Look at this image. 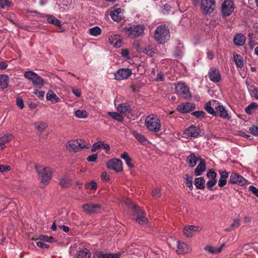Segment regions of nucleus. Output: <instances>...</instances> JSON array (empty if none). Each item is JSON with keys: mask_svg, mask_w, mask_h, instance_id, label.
<instances>
[{"mask_svg": "<svg viewBox=\"0 0 258 258\" xmlns=\"http://www.w3.org/2000/svg\"><path fill=\"white\" fill-rule=\"evenodd\" d=\"M120 253H106L103 254L101 258H120Z\"/></svg>", "mask_w": 258, "mask_h": 258, "instance_id": "de8ad7c7", "label": "nucleus"}, {"mask_svg": "<svg viewBox=\"0 0 258 258\" xmlns=\"http://www.w3.org/2000/svg\"><path fill=\"white\" fill-rule=\"evenodd\" d=\"M199 158H200L197 157L194 153H191L190 155L187 156L186 161L190 167H194L196 165Z\"/></svg>", "mask_w": 258, "mask_h": 258, "instance_id": "c85d7f7f", "label": "nucleus"}, {"mask_svg": "<svg viewBox=\"0 0 258 258\" xmlns=\"http://www.w3.org/2000/svg\"><path fill=\"white\" fill-rule=\"evenodd\" d=\"M110 16L113 21H120L123 17V10L121 8L114 9L111 12Z\"/></svg>", "mask_w": 258, "mask_h": 258, "instance_id": "aec40b11", "label": "nucleus"}, {"mask_svg": "<svg viewBox=\"0 0 258 258\" xmlns=\"http://www.w3.org/2000/svg\"><path fill=\"white\" fill-rule=\"evenodd\" d=\"M117 111L122 114L125 115L130 113L131 111V108L130 106L126 105L125 104H120L117 107Z\"/></svg>", "mask_w": 258, "mask_h": 258, "instance_id": "473e14b6", "label": "nucleus"}, {"mask_svg": "<svg viewBox=\"0 0 258 258\" xmlns=\"http://www.w3.org/2000/svg\"><path fill=\"white\" fill-rule=\"evenodd\" d=\"M106 167L108 169L113 170L117 172H120L123 170L121 161L116 158L109 160L106 163Z\"/></svg>", "mask_w": 258, "mask_h": 258, "instance_id": "1a4fd4ad", "label": "nucleus"}, {"mask_svg": "<svg viewBox=\"0 0 258 258\" xmlns=\"http://www.w3.org/2000/svg\"><path fill=\"white\" fill-rule=\"evenodd\" d=\"M120 54L122 57L126 60H129L131 58L130 55V51L126 48H123L121 50Z\"/></svg>", "mask_w": 258, "mask_h": 258, "instance_id": "a18cd8bd", "label": "nucleus"}, {"mask_svg": "<svg viewBox=\"0 0 258 258\" xmlns=\"http://www.w3.org/2000/svg\"><path fill=\"white\" fill-rule=\"evenodd\" d=\"M192 114L197 117L201 118L204 117L205 113L203 111H196L192 112Z\"/></svg>", "mask_w": 258, "mask_h": 258, "instance_id": "4d7b16f0", "label": "nucleus"}, {"mask_svg": "<svg viewBox=\"0 0 258 258\" xmlns=\"http://www.w3.org/2000/svg\"><path fill=\"white\" fill-rule=\"evenodd\" d=\"M249 131L253 135L258 136V126H251L249 127Z\"/></svg>", "mask_w": 258, "mask_h": 258, "instance_id": "13d9d810", "label": "nucleus"}, {"mask_svg": "<svg viewBox=\"0 0 258 258\" xmlns=\"http://www.w3.org/2000/svg\"><path fill=\"white\" fill-rule=\"evenodd\" d=\"M152 196L156 199L159 198L161 196V189L158 187H155L152 191Z\"/></svg>", "mask_w": 258, "mask_h": 258, "instance_id": "09e8293b", "label": "nucleus"}, {"mask_svg": "<svg viewBox=\"0 0 258 258\" xmlns=\"http://www.w3.org/2000/svg\"><path fill=\"white\" fill-rule=\"evenodd\" d=\"M216 182L217 179H211L207 182V186L210 189H212V187L216 184Z\"/></svg>", "mask_w": 258, "mask_h": 258, "instance_id": "052dcab7", "label": "nucleus"}, {"mask_svg": "<svg viewBox=\"0 0 258 258\" xmlns=\"http://www.w3.org/2000/svg\"><path fill=\"white\" fill-rule=\"evenodd\" d=\"M246 38L241 33L236 34L234 38V42L235 45L237 46H242L244 44Z\"/></svg>", "mask_w": 258, "mask_h": 258, "instance_id": "bb28decb", "label": "nucleus"}, {"mask_svg": "<svg viewBox=\"0 0 258 258\" xmlns=\"http://www.w3.org/2000/svg\"><path fill=\"white\" fill-rule=\"evenodd\" d=\"M247 180L241 175L236 172H232L230 176L229 182L243 186L246 184Z\"/></svg>", "mask_w": 258, "mask_h": 258, "instance_id": "9d476101", "label": "nucleus"}, {"mask_svg": "<svg viewBox=\"0 0 258 258\" xmlns=\"http://www.w3.org/2000/svg\"><path fill=\"white\" fill-rule=\"evenodd\" d=\"M207 177L209 178H211V179H217V174L215 171H213L212 170H209V172L207 173Z\"/></svg>", "mask_w": 258, "mask_h": 258, "instance_id": "6e6d98bb", "label": "nucleus"}, {"mask_svg": "<svg viewBox=\"0 0 258 258\" xmlns=\"http://www.w3.org/2000/svg\"><path fill=\"white\" fill-rule=\"evenodd\" d=\"M216 112L221 118L223 119H230L231 116L228 113V111L226 109L225 107L222 105H219L215 107Z\"/></svg>", "mask_w": 258, "mask_h": 258, "instance_id": "dca6fc26", "label": "nucleus"}, {"mask_svg": "<svg viewBox=\"0 0 258 258\" xmlns=\"http://www.w3.org/2000/svg\"><path fill=\"white\" fill-rule=\"evenodd\" d=\"M235 8L234 2L232 0H225L221 5V14L224 17L229 16Z\"/></svg>", "mask_w": 258, "mask_h": 258, "instance_id": "6e6552de", "label": "nucleus"}, {"mask_svg": "<svg viewBox=\"0 0 258 258\" xmlns=\"http://www.w3.org/2000/svg\"><path fill=\"white\" fill-rule=\"evenodd\" d=\"M39 239L43 240L44 242H48L52 243L54 241V238L53 237L48 236L44 235H40L39 237Z\"/></svg>", "mask_w": 258, "mask_h": 258, "instance_id": "49530a36", "label": "nucleus"}, {"mask_svg": "<svg viewBox=\"0 0 258 258\" xmlns=\"http://www.w3.org/2000/svg\"><path fill=\"white\" fill-rule=\"evenodd\" d=\"M98 156L97 154H92L90 156H89L87 158V160L89 162H95L96 160L97 159Z\"/></svg>", "mask_w": 258, "mask_h": 258, "instance_id": "680f3d73", "label": "nucleus"}, {"mask_svg": "<svg viewBox=\"0 0 258 258\" xmlns=\"http://www.w3.org/2000/svg\"><path fill=\"white\" fill-rule=\"evenodd\" d=\"M102 141L95 143L93 144L91 149V152H94L99 150L101 147Z\"/></svg>", "mask_w": 258, "mask_h": 258, "instance_id": "8fccbe9b", "label": "nucleus"}, {"mask_svg": "<svg viewBox=\"0 0 258 258\" xmlns=\"http://www.w3.org/2000/svg\"><path fill=\"white\" fill-rule=\"evenodd\" d=\"M220 178L218 181V186L222 187L224 186L227 182V179L229 176V173L226 170H219Z\"/></svg>", "mask_w": 258, "mask_h": 258, "instance_id": "4be33fe9", "label": "nucleus"}, {"mask_svg": "<svg viewBox=\"0 0 258 258\" xmlns=\"http://www.w3.org/2000/svg\"><path fill=\"white\" fill-rule=\"evenodd\" d=\"M75 115L79 118H86L88 116V113L85 110H77L75 112Z\"/></svg>", "mask_w": 258, "mask_h": 258, "instance_id": "58836bf2", "label": "nucleus"}, {"mask_svg": "<svg viewBox=\"0 0 258 258\" xmlns=\"http://www.w3.org/2000/svg\"><path fill=\"white\" fill-rule=\"evenodd\" d=\"M195 108V105L194 103L186 102L178 105L177 110L181 113H185L194 110Z\"/></svg>", "mask_w": 258, "mask_h": 258, "instance_id": "2eb2a0df", "label": "nucleus"}, {"mask_svg": "<svg viewBox=\"0 0 258 258\" xmlns=\"http://www.w3.org/2000/svg\"><path fill=\"white\" fill-rule=\"evenodd\" d=\"M85 187L91 189H95L97 188V183L95 181H91L90 183L85 184Z\"/></svg>", "mask_w": 258, "mask_h": 258, "instance_id": "3c124183", "label": "nucleus"}, {"mask_svg": "<svg viewBox=\"0 0 258 258\" xmlns=\"http://www.w3.org/2000/svg\"><path fill=\"white\" fill-rule=\"evenodd\" d=\"M195 184L198 189H203L205 186V180L203 177H198L195 179Z\"/></svg>", "mask_w": 258, "mask_h": 258, "instance_id": "f704fd0d", "label": "nucleus"}, {"mask_svg": "<svg viewBox=\"0 0 258 258\" xmlns=\"http://www.w3.org/2000/svg\"><path fill=\"white\" fill-rule=\"evenodd\" d=\"M45 17L46 18L47 22L49 23H51L59 27L61 26V23L60 21L57 19H56L54 16L50 15H47Z\"/></svg>", "mask_w": 258, "mask_h": 258, "instance_id": "72a5a7b5", "label": "nucleus"}, {"mask_svg": "<svg viewBox=\"0 0 258 258\" xmlns=\"http://www.w3.org/2000/svg\"><path fill=\"white\" fill-rule=\"evenodd\" d=\"M175 88L176 91L180 93L184 98L190 97L189 88L185 84L179 83L176 85Z\"/></svg>", "mask_w": 258, "mask_h": 258, "instance_id": "4468645a", "label": "nucleus"}, {"mask_svg": "<svg viewBox=\"0 0 258 258\" xmlns=\"http://www.w3.org/2000/svg\"><path fill=\"white\" fill-rule=\"evenodd\" d=\"M36 244L39 247L42 248H48L49 247L48 245L46 244L43 240H41L37 242Z\"/></svg>", "mask_w": 258, "mask_h": 258, "instance_id": "bf43d9fd", "label": "nucleus"}, {"mask_svg": "<svg viewBox=\"0 0 258 258\" xmlns=\"http://www.w3.org/2000/svg\"><path fill=\"white\" fill-rule=\"evenodd\" d=\"M145 30L143 25H138L133 26L125 27L124 28V32L131 37H138L141 35Z\"/></svg>", "mask_w": 258, "mask_h": 258, "instance_id": "423d86ee", "label": "nucleus"}, {"mask_svg": "<svg viewBox=\"0 0 258 258\" xmlns=\"http://www.w3.org/2000/svg\"><path fill=\"white\" fill-rule=\"evenodd\" d=\"M137 221L140 224H143L146 223L147 221V218L144 216H140L138 217L137 219Z\"/></svg>", "mask_w": 258, "mask_h": 258, "instance_id": "0e129e2a", "label": "nucleus"}, {"mask_svg": "<svg viewBox=\"0 0 258 258\" xmlns=\"http://www.w3.org/2000/svg\"><path fill=\"white\" fill-rule=\"evenodd\" d=\"M208 75L210 80L215 83H219L221 80V73L215 67H212L209 69Z\"/></svg>", "mask_w": 258, "mask_h": 258, "instance_id": "f8f14e48", "label": "nucleus"}, {"mask_svg": "<svg viewBox=\"0 0 258 258\" xmlns=\"http://www.w3.org/2000/svg\"><path fill=\"white\" fill-rule=\"evenodd\" d=\"M84 212L89 214H94L99 212L101 208L99 204H86L83 206Z\"/></svg>", "mask_w": 258, "mask_h": 258, "instance_id": "ddd939ff", "label": "nucleus"}, {"mask_svg": "<svg viewBox=\"0 0 258 258\" xmlns=\"http://www.w3.org/2000/svg\"><path fill=\"white\" fill-rule=\"evenodd\" d=\"M11 3L9 0H0V6L2 9H6L10 6Z\"/></svg>", "mask_w": 258, "mask_h": 258, "instance_id": "603ef678", "label": "nucleus"}, {"mask_svg": "<svg viewBox=\"0 0 258 258\" xmlns=\"http://www.w3.org/2000/svg\"><path fill=\"white\" fill-rule=\"evenodd\" d=\"M154 37L159 43H165L170 37L168 28L164 25L158 26L155 30Z\"/></svg>", "mask_w": 258, "mask_h": 258, "instance_id": "7ed1b4c3", "label": "nucleus"}, {"mask_svg": "<svg viewBox=\"0 0 258 258\" xmlns=\"http://www.w3.org/2000/svg\"><path fill=\"white\" fill-rule=\"evenodd\" d=\"M177 252L178 254L188 253L190 250L189 246L183 242L177 241Z\"/></svg>", "mask_w": 258, "mask_h": 258, "instance_id": "412c9836", "label": "nucleus"}, {"mask_svg": "<svg viewBox=\"0 0 258 258\" xmlns=\"http://www.w3.org/2000/svg\"><path fill=\"white\" fill-rule=\"evenodd\" d=\"M185 179V184L189 188L190 190L193 189L192 186V176L189 175L188 174H185L184 176Z\"/></svg>", "mask_w": 258, "mask_h": 258, "instance_id": "ea45409f", "label": "nucleus"}, {"mask_svg": "<svg viewBox=\"0 0 258 258\" xmlns=\"http://www.w3.org/2000/svg\"><path fill=\"white\" fill-rule=\"evenodd\" d=\"M240 224V220L239 219H234L233 220V223L230 225V226L233 229H235L238 228Z\"/></svg>", "mask_w": 258, "mask_h": 258, "instance_id": "5fc2aeb1", "label": "nucleus"}, {"mask_svg": "<svg viewBox=\"0 0 258 258\" xmlns=\"http://www.w3.org/2000/svg\"><path fill=\"white\" fill-rule=\"evenodd\" d=\"M155 49L154 46L150 45L146 46L145 48L146 53L150 56H153L155 53Z\"/></svg>", "mask_w": 258, "mask_h": 258, "instance_id": "c03bdc74", "label": "nucleus"}, {"mask_svg": "<svg viewBox=\"0 0 258 258\" xmlns=\"http://www.w3.org/2000/svg\"><path fill=\"white\" fill-rule=\"evenodd\" d=\"M132 135L141 144L143 145L148 144V141L144 135L139 134L136 131L132 132Z\"/></svg>", "mask_w": 258, "mask_h": 258, "instance_id": "cd10ccee", "label": "nucleus"}, {"mask_svg": "<svg viewBox=\"0 0 258 258\" xmlns=\"http://www.w3.org/2000/svg\"><path fill=\"white\" fill-rule=\"evenodd\" d=\"M121 158L124 160L125 161L126 164L130 168H133L134 167V165L132 162V159L129 156L128 154L125 152H124L121 155Z\"/></svg>", "mask_w": 258, "mask_h": 258, "instance_id": "c9c22d12", "label": "nucleus"}, {"mask_svg": "<svg viewBox=\"0 0 258 258\" xmlns=\"http://www.w3.org/2000/svg\"><path fill=\"white\" fill-rule=\"evenodd\" d=\"M101 29L98 26H95L89 29V33L92 36H97L101 34Z\"/></svg>", "mask_w": 258, "mask_h": 258, "instance_id": "4c0bfd02", "label": "nucleus"}, {"mask_svg": "<svg viewBox=\"0 0 258 258\" xmlns=\"http://www.w3.org/2000/svg\"><path fill=\"white\" fill-rule=\"evenodd\" d=\"M9 78L5 74H0V86L2 89L8 87L9 85Z\"/></svg>", "mask_w": 258, "mask_h": 258, "instance_id": "7c9ffc66", "label": "nucleus"}, {"mask_svg": "<svg viewBox=\"0 0 258 258\" xmlns=\"http://www.w3.org/2000/svg\"><path fill=\"white\" fill-rule=\"evenodd\" d=\"M197 230L196 226L190 225L184 227L183 232L184 235L187 237H191L194 235V232Z\"/></svg>", "mask_w": 258, "mask_h": 258, "instance_id": "393cba45", "label": "nucleus"}, {"mask_svg": "<svg viewBox=\"0 0 258 258\" xmlns=\"http://www.w3.org/2000/svg\"><path fill=\"white\" fill-rule=\"evenodd\" d=\"M14 136L11 134H7L0 138V149L3 150L6 148V144L12 141Z\"/></svg>", "mask_w": 258, "mask_h": 258, "instance_id": "5701e85b", "label": "nucleus"}, {"mask_svg": "<svg viewBox=\"0 0 258 258\" xmlns=\"http://www.w3.org/2000/svg\"><path fill=\"white\" fill-rule=\"evenodd\" d=\"M107 114L112 118L119 122H123L124 120L123 117L117 112H108Z\"/></svg>", "mask_w": 258, "mask_h": 258, "instance_id": "79ce46f5", "label": "nucleus"}, {"mask_svg": "<svg viewBox=\"0 0 258 258\" xmlns=\"http://www.w3.org/2000/svg\"><path fill=\"white\" fill-rule=\"evenodd\" d=\"M216 6L215 0H201L200 9L204 14H210L215 10Z\"/></svg>", "mask_w": 258, "mask_h": 258, "instance_id": "0eeeda50", "label": "nucleus"}, {"mask_svg": "<svg viewBox=\"0 0 258 258\" xmlns=\"http://www.w3.org/2000/svg\"><path fill=\"white\" fill-rule=\"evenodd\" d=\"M132 74V70L130 69L121 68L114 73V79L118 81L125 80L128 79Z\"/></svg>", "mask_w": 258, "mask_h": 258, "instance_id": "9b49d317", "label": "nucleus"}, {"mask_svg": "<svg viewBox=\"0 0 258 258\" xmlns=\"http://www.w3.org/2000/svg\"><path fill=\"white\" fill-rule=\"evenodd\" d=\"M34 93L41 100L43 99L45 94L43 91H39L37 89L34 90Z\"/></svg>", "mask_w": 258, "mask_h": 258, "instance_id": "864d4df0", "label": "nucleus"}, {"mask_svg": "<svg viewBox=\"0 0 258 258\" xmlns=\"http://www.w3.org/2000/svg\"><path fill=\"white\" fill-rule=\"evenodd\" d=\"M145 125L148 131L157 133L161 130V123L159 118L154 114L148 115L145 119Z\"/></svg>", "mask_w": 258, "mask_h": 258, "instance_id": "f257e3e1", "label": "nucleus"}, {"mask_svg": "<svg viewBox=\"0 0 258 258\" xmlns=\"http://www.w3.org/2000/svg\"><path fill=\"white\" fill-rule=\"evenodd\" d=\"M24 76L25 78L31 81L34 86L39 88H42L44 84V80L34 72L26 71Z\"/></svg>", "mask_w": 258, "mask_h": 258, "instance_id": "39448f33", "label": "nucleus"}, {"mask_svg": "<svg viewBox=\"0 0 258 258\" xmlns=\"http://www.w3.org/2000/svg\"><path fill=\"white\" fill-rule=\"evenodd\" d=\"M218 104H219V102L216 100L208 102L206 103L205 108L209 114H212L213 116H216L217 113L216 111L214 110L213 107H214L215 108Z\"/></svg>", "mask_w": 258, "mask_h": 258, "instance_id": "f3484780", "label": "nucleus"}, {"mask_svg": "<svg viewBox=\"0 0 258 258\" xmlns=\"http://www.w3.org/2000/svg\"><path fill=\"white\" fill-rule=\"evenodd\" d=\"M17 106L20 108L23 109L24 108V103L23 100L20 98H18L16 100Z\"/></svg>", "mask_w": 258, "mask_h": 258, "instance_id": "774afa93", "label": "nucleus"}, {"mask_svg": "<svg viewBox=\"0 0 258 258\" xmlns=\"http://www.w3.org/2000/svg\"><path fill=\"white\" fill-rule=\"evenodd\" d=\"M11 170V167L10 166H5L4 165H0V171L1 172H7Z\"/></svg>", "mask_w": 258, "mask_h": 258, "instance_id": "338daca9", "label": "nucleus"}, {"mask_svg": "<svg viewBox=\"0 0 258 258\" xmlns=\"http://www.w3.org/2000/svg\"><path fill=\"white\" fill-rule=\"evenodd\" d=\"M67 148L70 152H78L84 148H89V146L86 145L84 140L78 139L71 140L66 144Z\"/></svg>", "mask_w": 258, "mask_h": 258, "instance_id": "20e7f679", "label": "nucleus"}, {"mask_svg": "<svg viewBox=\"0 0 258 258\" xmlns=\"http://www.w3.org/2000/svg\"><path fill=\"white\" fill-rule=\"evenodd\" d=\"M71 183V179L67 176H62L60 179L59 184L63 188L69 187Z\"/></svg>", "mask_w": 258, "mask_h": 258, "instance_id": "2f4dec72", "label": "nucleus"}, {"mask_svg": "<svg viewBox=\"0 0 258 258\" xmlns=\"http://www.w3.org/2000/svg\"><path fill=\"white\" fill-rule=\"evenodd\" d=\"M204 249L212 254H218L220 253V248H217L211 245H207L205 247Z\"/></svg>", "mask_w": 258, "mask_h": 258, "instance_id": "a19ab883", "label": "nucleus"}, {"mask_svg": "<svg viewBox=\"0 0 258 258\" xmlns=\"http://www.w3.org/2000/svg\"><path fill=\"white\" fill-rule=\"evenodd\" d=\"M109 42L114 47H120L122 44L120 36L117 34L110 36L109 37Z\"/></svg>", "mask_w": 258, "mask_h": 258, "instance_id": "6ab92c4d", "label": "nucleus"}, {"mask_svg": "<svg viewBox=\"0 0 258 258\" xmlns=\"http://www.w3.org/2000/svg\"><path fill=\"white\" fill-rule=\"evenodd\" d=\"M233 59L237 67L242 68L243 66V61L242 57L237 54H233Z\"/></svg>", "mask_w": 258, "mask_h": 258, "instance_id": "e433bc0d", "label": "nucleus"}, {"mask_svg": "<svg viewBox=\"0 0 258 258\" xmlns=\"http://www.w3.org/2000/svg\"><path fill=\"white\" fill-rule=\"evenodd\" d=\"M200 162L196 167L195 170V174L196 176H199L206 170V166L205 161L201 158H199Z\"/></svg>", "mask_w": 258, "mask_h": 258, "instance_id": "b1692460", "label": "nucleus"}, {"mask_svg": "<svg viewBox=\"0 0 258 258\" xmlns=\"http://www.w3.org/2000/svg\"><path fill=\"white\" fill-rule=\"evenodd\" d=\"M256 107V105L255 103H250L247 107L245 109V112L248 114H251V112L248 111V110L254 109Z\"/></svg>", "mask_w": 258, "mask_h": 258, "instance_id": "e2e57ef3", "label": "nucleus"}, {"mask_svg": "<svg viewBox=\"0 0 258 258\" xmlns=\"http://www.w3.org/2000/svg\"><path fill=\"white\" fill-rule=\"evenodd\" d=\"M200 132V131L199 128L194 125H191L185 130L184 134L188 137L196 138L198 136Z\"/></svg>", "mask_w": 258, "mask_h": 258, "instance_id": "a211bd4d", "label": "nucleus"}, {"mask_svg": "<svg viewBox=\"0 0 258 258\" xmlns=\"http://www.w3.org/2000/svg\"><path fill=\"white\" fill-rule=\"evenodd\" d=\"M35 128L39 132H43L47 126L46 123L43 122H38L34 124Z\"/></svg>", "mask_w": 258, "mask_h": 258, "instance_id": "37998d69", "label": "nucleus"}, {"mask_svg": "<svg viewBox=\"0 0 258 258\" xmlns=\"http://www.w3.org/2000/svg\"><path fill=\"white\" fill-rule=\"evenodd\" d=\"M46 98L47 100L51 101L53 103H56L60 101V98L51 90L47 92Z\"/></svg>", "mask_w": 258, "mask_h": 258, "instance_id": "a878e982", "label": "nucleus"}, {"mask_svg": "<svg viewBox=\"0 0 258 258\" xmlns=\"http://www.w3.org/2000/svg\"><path fill=\"white\" fill-rule=\"evenodd\" d=\"M35 168L38 176L41 179V187H45L51 178V169L49 167H44L42 166H36Z\"/></svg>", "mask_w": 258, "mask_h": 258, "instance_id": "f03ea898", "label": "nucleus"}, {"mask_svg": "<svg viewBox=\"0 0 258 258\" xmlns=\"http://www.w3.org/2000/svg\"><path fill=\"white\" fill-rule=\"evenodd\" d=\"M91 253L87 248L78 250L77 252L76 258H90Z\"/></svg>", "mask_w": 258, "mask_h": 258, "instance_id": "c756f323", "label": "nucleus"}, {"mask_svg": "<svg viewBox=\"0 0 258 258\" xmlns=\"http://www.w3.org/2000/svg\"><path fill=\"white\" fill-rule=\"evenodd\" d=\"M249 190L258 197V189L256 187L253 185H250L249 186Z\"/></svg>", "mask_w": 258, "mask_h": 258, "instance_id": "69168bd1", "label": "nucleus"}]
</instances>
